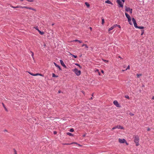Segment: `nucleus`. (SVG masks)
I'll return each instance as SVG.
<instances>
[{
	"instance_id": "nucleus-1",
	"label": "nucleus",
	"mask_w": 154,
	"mask_h": 154,
	"mask_svg": "<svg viewBox=\"0 0 154 154\" xmlns=\"http://www.w3.org/2000/svg\"><path fill=\"white\" fill-rule=\"evenodd\" d=\"M139 138L138 136H136L134 139V142L136 143V145L138 146L139 145Z\"/></svg>"
},
{
	"instance_id": "nucleus-2",
	"label": "nucleus",
	"mask_w": 154,
	"mask_h": 154,
	"mask_svg": "<svg viewBox=\"0 0 154 154\" xmlns=\"http://www.w3.org/2000/svg\"><path fill=\"white\" fill-rule=\"evenodd\" d=\"M72 71L73 72H74L77 76L81 74L80 71L78 70L76 68H75V69H72Z\"/></svg>"
},
{
	"instance_id": "nucleus-3",
	"label": "nucleus",
	"mask_w": 154,
	"mask_h": 154,
	"mask_svg": "<svg viewBox=\"0 0 154 154\" xmlns=\"http://www.w3.org/2000/svg\"><path fill=\"white\" fill-rule=\"evenodd\" d=\"M125 10L126 11H129L130 14H132V9H131L129 8H128L126 6H125Z\"/></svg>"
},
{
	"instance_id": "nucleus-4",
	"label": "nucleus",
	"mask_w": 154,
	"mask_h": 154,
	"mask_svg": "<svg viewBox=\"0 0 154 154\" xmlns=\"http://www.w3.org/2000/svg\"><path fill=\"white\" fill-rule=\"evenodd\" d=\"M29 73L31 75L34 76H37V75H40L42 76H43V75L42 74L40 73H36V74H33L32 73L30 72H29Z\"/></svg>"
},
{
	"instance_id": "nucleus-5",
	"label": "nucleus",
	"mask_w": 154,
	"mask_h": 154,
	"mask_svg": "<svg viewBox=\"0 0 154 154\" xmlns=\"http://www.w3.org/2000/svg\"><path fill=\"white\" fill-rule=\"evenodd\" d=\"M116 2L119 5L120 7H123V5L122 4V2L120 0H117Z\"/></svg>"
},
{
	"instance_id": "nucleus-6",
	"label": "nucleus",
	"mask_w": 154,
	"mask_h": 154,
	"mask_svg": "<svg viewBox=\"0 0 154 154\" xmlns=\"http://www.w3.org/2000/svg\"><path fill=\"white\" fill-rule=\"evenodd\" d=\"M119 141L120 143H122L126 142V140L124 139H121L119 138Z\"/></svg>"
},
{
	"instance_id": "nucleus-7",
	"label": "nucleus",
	"mask_w": 154,
	"mask_h": 154,
	"mask_svg": "<svg viewBox=\"0 0 154 154\" xmlns=\"http://www.w3.org/2000/svg\"><path fill=\"white\" fill-rule=\"evenodd\" d=\"M117 26V24H115V25H113V26H111L110 28L109 29H108L109 31H110L111 30H112V29H114Z\"/></svg>"
},
{
	"instance_id": "nucleus-8",
	"label": "nucleus",
	"mask_w": 154,
	"mask_h": 154,
	"mask_svg": "<svg viewBox=\"0 0 154 154\" xmlns=\"http://www.w3.org/2000/svg\"><path fill=\"white\" fill-rule=\"evenodd\" d=\"M113 104L115 105L117 107H119V104L118 103V102L116 100H114L113 101Z\"/></svg>"
},
{
	"instance_id": "nucleus-9",
	"label": "nucleus",
	"mask_w": 154,
	"mask_h": 154,
	"mask_svg": "<svg viewBox=\"0 0 154 154\" xmlns=\"http://www.w3.org/2000/svg\"><path fill=\"white\" fill-rule=\"evenodd\" d=\"M60 63H61V65L63 67H64L66 68V66L64 64L63 61L62 60H60Z\"/></svg>"
},
{
	"instance_id": "nucleus-10",
	"label": "nucleus",
	"mask_w": 154,
	"mask_h": 154,
	"mask_svg": "<svg viewBox=\"0 0 154 154\" xmlns=\"http://www.w3.org/2000/svg\"><path fill=\"white\" fill-rule=\"evenodd\" d=\"M21 8H25L29 9L34 10V9L33 8H31L29 7H27V6H24V7L21 6Z\"/></svg>"
},
{
	"instance_id": "nucleus-11",
	"label": "nucleus",
	"mask_w": 154,
	"mask_h": 154,
	"mask_svg": "<svg viewBox=\"0 0 154 154\" xmlns=\"http://www.w3.org/2000/svg\"><path fill=\"white\" fill-rule=\"evenodd\" d=\"M105 2L106 3L112 5V3L109 0L106 1Z\"/></svg>"
},
{
	"instance_id": "nucleus-12",
	"label": "nucleus",
	"mask_w": 154,
	"mask_h": 154,
	"mask_svg": "<svg viewBox=\"0 0 154 154\" xmlns=\"http://www.w3.org/2000/svg\"><path fill=\"white\" fill-rule=\"evenodd\" d=\"M116 128L120 129H123V127L120 125H117V126H116Z\"/></svg>"
},
{
	"instance_id": "nucleus-13",
	"label": "nucleus",
	"mask_w": 154,
	"mask_h": 154,
	"mask_svg": "<svg viewBox=\"0 0 154 154\" xmlns=\"http://www.w3.org/2000/svg\"><path fill=\"white\" fill-rule=\"evenodd\" d=\"M72 42H79V43H82V42L81 41H80V40H74L73 41H72Z\"/></svg>"
},
{
	"instance_id": "nucleus-14",
	"label": "nucleus",
	"mask_w": 154,
	"mask_h": 154,
	"mask_svg": "<svg viewBox=\"0 0 154 154\" xmlns=\"http://www.w3.org/2000/svg\"><path fill=\"white\" fill-rule=\"evenodd\" d=\"M11 7L13 8H21V6H17L16 7H14L13 6H11Z\"/></svg>"
},
{
	"instance_id": "nucleus-15",
	"label": "nucleus",
	"mask_w": 154,
	"mask_h": 154,
	"mask_svg": "<svg viewBox=\"0 0 154 154\" xmlns=\"http://www.w3.org/2000/svg\"><path fill=\"white\" fill-rule=\"evenodd\" d=\"M125 14L128 19L130 17V16L127 13H125Z\"/></svg>"
},
{
	"instance_id": "nucleus-16",
	"label": "nucleus",
	"mask_w": 154,
	"mask_h": 154,
	"mask_svg": "<svg viewBox=\"0 0 154 154\" xmlns=\"http://www.w3.org/2000/svg\"><path fill=\"white\" fill-rule=\"evenodd\" d=\"M128 21L129 22V24L130 25H132V24L131 23V17H130L129 18H128Z\"/></svg>"
},
{
	"instance_id": "nucleus-17",
	"label": "nucleus",
	"mask_w": 154,
	"mask_h": 154,
	"mask_svg": "<svg viewBox=\"0 0 154 154\" xmlns=\"http://www.w3.org/2000/svg\"><path fill=\"white\" fill-rule=\"evenodd\" d=\"M38 31L41 35H42L44 34V32H41L39 30H38Z\"/></svg>"
},
{
	"instance_id": "nucleus-18",
	"label": "nucleus",
	"mask_w": 154,
	"mask_h": 154,
	"mask_svg": "<svg viewBox=\"0 0 154 154\" xmlns=\"http://www.w3.org/2000/svg\"><path fill=\"white\" fill-rule=\"evenodd\" d=\"M137 75L138 78H139L140 76L142 75V74H137Z\"/></svg>"
},
{
	"instance_id": "nucleus-19",
	"label": "nucleus",
	"mask_w": 154,
	"mask_h": 154,
	"mask_svg": "<svg viewBox=\"0 0 154 154\" xmlns=\"http://www.w3.org/2000/svg\"><path fill=\"white\" fill-rule=\"evenodd\" d=\"M85 5H86V6H87V7H89V6H90V5L89 4V3H88V2H85Z\"/></svg>"
},
{
	"instance_id": "nucleus-20",
	"label": "nucleus",
	"mask_w": 154,
	"mask_h": 154,
	"mask_svg": "<svg viewBox=\"0 0 154 154\" xmlns=\"http://www.w3.org/2000/svg\"><path fill=\"white\" fill-rule=\"evenodd\" d=\"M137 28L140 29H144V27L143 26H138Z\"/></svg>"
},
{
	"instance_id": "nucleus-21",
	"label": "nucleus",
	"mask_w": 154,
	"mask_h": 154,
	"mask_svg": "<svg viewBox=\"0 0 154 154\" xmlns=\"http://www.w3.org/2000/svg\"><path fill=\"white\" fill-rule=\"evenodd\" d=\"M52 75L53 77H57L58 76L56 75L54 73H52Z\"/></svg>"
},
{
	"instance_id": "nucleus-22",
	"label": "nucleus",
	"mask_w": 154,
	"mask_h": 154,
	"mask_svg": "<svg viewBox=\"0 0 154 154\" xmlns=\"http://www.w3.org/2000/svg\"><path fill=\"white\" fill-rule=\"evenodd\" d=\"M134 27L136 28H137L138 27V26L137 25V24L136 23V22L134 23Z\"/></svg>"
},
{
	"instance_id": "nucleus-23",
	"label": "nucleus",
	"mask_w": 154,
	"mask_h": 154,
	"mask_svg": "<svg viewBox=\"0 0 154 154\" xmlns=\"http://www.w3.org/2000/svg\"><path fill=\"white\" fill-rule=\"evenodd\" d=\"M67 134L70 136H72L73 135L72 133H70L69 132L67 133Z\"/></svg>"
},
{
	"instance_id": "nucleus-24",
	"label": "nucleus",
	"mask_w": 154,
	"mask_h": 154,
	"mask_svg": "<svg viewBox=\"0 0 154 154\" xmlns=\"http://www.w3.org/2000/svg\"><path fill=\"white\" fill-rule=\"evenodd\" d=\"M104 23V19L103 18L102 19V25Z\"/></svg>"
},
{
	"instance_id": "nucleus-25",
	"label": "nucleus",
	"mask_w": 154,
	"mask_h": 154,
	"mask_svg": "<svg viewBox=\"0 0 154 154\" xmlns=\"http://www.w3.org/2000/svg\"><path fill=\"white\" fill-rule=\"evenodd\" d=\"M73 143L77 144V143H66V144H65V145H70V144H72Z\"/></svg>"
},
{
	"instance_id": "nucleus-26",
	"label": "nucleus",
	"mask_w": 154,
	"mask_h": 154,
	"mask_svg": "<svg viewBox=\"0 0 154 154\" xmlns=\"http://www.w3.org/2000/svg\"><path fill=\"white\" fill-rule=\"evenodd\" d=\"M132 20L133 22V23H136V20H135V19L134 18H132Z\"/></svg>"
},
{
	"instance_id": "nucleus-27",
	"label": "nucleus",
	"mask_w": 154,
	"mask_h": 154,
	"mask_svg": "<svg viewBox=\"0 0 154 154\" xmlns=\"http://www.w3.org/2000/svg\"><path fill=\"white\" fill-rule=\"evenodd\" d=\"M132 20L133 22V23H136V20H135V19L134 18H132Z\"/></svg>"
},
{
	"instance_id": "nucleus-28",
	"label": "nucleus",
	"mask_w": 154,
	"mask_h": 154,
	"mask_svg": "<svg viewBox=\"0 0 154 154\" xmlns=\"http://www.w3.org/2000/svg\"><path fill=\"white\" fill-rule=\"evenodd\" d=\"M56 67H57V68H58L60 70H62L61 68H60V66H59L58 65Z\"/></svg>"
},
{
	"instance_id": "nucleus-29",
	"label": "nucleus",
	"mask_w": 154,
	"mask_h": 154,
	"mask_svg": "<svg viewBox=\"0 0 154 154\" xmlns=\"http://www.w3.org/2000/svg\"><path fill=\"white\" fill-rule=\"evenodd\" d=\"M85 48H86L87 50L88 48V46L87 45L85 44Z\"/></svg>"
},
{
	"instance_id": "nucleus-30",
	"label": "nucleus",
	"mask_w": 154,
	"mask_h": 154,
	"mask_svg": "<svg viewBox=\"0 0 154 154\" xmlns=\"http://www.w3.org/2000/svg\"><path fill=\"white\" fill-rule=\"evenodd\" d=\"M75 64L77 66H79V67L80 68H81V67L79 65V64H77V63H75Z\"/></svg>"
},
{
	"instance_id": "nucleus-31",
	"label": "nucleus",
	"mask_w": 154,
	"mask_h": 154,
	"mask_svg": "<svg viewBox=\"0 0 154 154\" xmlns=\"http://www.w3.org/2000/svg\"><path fill=\"white\" fill-rule=\"evenodd\" d=\"M69 131L71 132H73L74 131V129L73 128H71Z\"/></svg>"
},
{
	"instance_id": "nucleus-32",
	"label": "nucleus",
	"mask_w": 154,
	"mask_h": 154,
	"mask_svg": "<svg viewBox=\"0 0 154 154\" xmlns=\"http://www.w3.org/2000/svg\"><path fill=\"white\" fill-rule=\"evenodd\" d=\"M70 54L72 56L75 58H76L77 57V56L74 55H72V54Z\"/></svg>"
},
{
	"instance_id": "nucleus-33",
	"label": "nucleus",
	"mask_w": 154,
	"mask_h": 154,
	"mask_svg": "<svg viewBox=\"0 0 154 154\" xmlns=\"http://www.w3.org/2000/svg\"><path fill=\"white\" fill-rule=\"evenodd\" d=\"M130 69V65H128L127 68V69H125V70H127V69Z\"/></svg>"
},
{
	"instance_id": "nucleus-34",
	"label": "nucleus",
	"mask_w": 154,
	"mask_h": 154,
	"mask_svg": "<svg viewBox=\"0 0 154 154\" xmlns=\"http://www.w3.org/2000/svg\"><path fill=\"white\" fill-rule=\"evenodd\" d=\"M125 98H127V99H129V96H128V95L125 96Z\"/></svg>"
},
{
	"instance_id": "nucleus-35",
	"label": "nucleus",
	"mask_w": 154,
	"mask_h": 154,
	"mask_svg": "<svg viewBox=\"0 0 154 154\" xmlns=\"http://www.w3.org/2000/svg\"><path fill=\"white\" fill-rule=\"evenodd\" d=\"M14 154H17V151L15 149H14Z\"/></svg>"
},
{
	"instance_id": "nucleus-36",
	"label": "nucleus",
	"mask_w": 154,
	"mask_h": 154,
	"mask_svg": "<svg viewBox=\"0 0 154 154\" xmlns=\"http://www.w3.org/2000/svg\"><path fill=\"white\" fill-rule=\"evenodd\" d=\"M141 31L142 32L141 33V35H143L144 33V30H141Z\"/></svg>"
},
{
	"instance_id": "nucleus-37",
	"label": "nucleus",
	"mask_w": 154,
	"mask_h": 154,
	"mask_svg": "<svg viewBox=\"0 0 154 154\" xmlns=\"http://www.w3.org/2000/svg\"><path fill=\"white\" fill-rule=\"evenodd\" d=\"M103 60L106 63H107L108 62V61L107 60H104L103 59Z\"/></svg>"
},
{
	"instance_id": "nucleus-38",
	"label": "nucleus",
	"mask_w": 154,
	"mask_h": 154,
	"mask_svg": "<svg viewBox=\"0 0 154 154\" xmlns=\"http://www.w3.org/2000/svg\"><path fill=\"white\" fill-rule=\"evenodd\" d=\"M116 129V126L113 127L112 128V130H114L115 129Z\"/></svg>"
},
{
	"instance_id": "nucleus-39",
	"label": "nucleus",
	"mask_w": 154,
	"mask_h": 154,
	"mask_svg": "<svg viewBox=\"0 0 154 154\" xmlns=\"http://www.w3.org/2000/svg\"><path fill=\"white\" fill-rule=\"evenodd\" d=\"M28 1L29 2H32L34 1V0H28Z\"/></svg>"
},
{
	"instance_id": "nucleus-40",
	"label": "nucleus",
	"mask_w": 154,
	"mask_h": 154,
	"mask_svg": "<svg viewBox=\"0 0 154 154\" xmlns=\"http://www.w3.org/2000/svg\"><path fill=\"white\" fill-rule=\"evenodd\" d=\"M34 28H35V29H36V30H37L38 31V30H39L38 29V28L37 27H34Z\"/></svg>"
},
{
	"instance_id": "nucleus-41",
	"label": "nucleus",
	"mask_w": 154,
	"mask_h": 154,
	"mask_svg": "<svg viewBox=\"0 0 154 154\" xmlns=\"http://www.w3.org/2000/svg\"><path fill=\"white\" fill-rule=\"evenodd\" d=\"M54 65H55V66L56 67L58 65H57L56 63H54Z\"/></svg>"
},
{
	"instance_id": "nucleus-42",
	"label": "nucleus",
	"mask_w": 154,
	"mask_h": 154,
	"mask_svg": "<svg viewBox=\"0 0 154 154\" xmlns=\"http://www.w3.org/2000/svg\"><path fill=\"white\" fill-rule=\"evenodd\" d=\"M31 52L32 53V57H33L34 56V53L32 52Z\"/></svg>"
},
{
	"instance_id": "nucleus-43",
	"label": "nucleus",
	"mask_w": 154,
	"mask_h": 154,
	"mask_svg": "<svg viewBox=\"0 0 154 154\" xmlns=\"http://www.w3.org/2000/svg\"><path fill=\"white\" fill-rule=\"evenodd\" d=\"M117 26H118L119 28H121V26L119 25H117Z\"/></svg>"
},
{
	"instance_id": "nucleus-44",
	"label": "nucleus",
	"mask_w": 154,
	"mask_h": 154,
	"mask_svg": "<svg viewBox=\"0 0 154 154\" xmlns=\"http://www.w3.org/2000/svg\"><path fill=\"white\" fill-rule=\"evenodd\" d=\"M54 134H57V132H56V131H54Z\"/></svg>"
},
{
	"instance_id": "nucleus-45",
	"label": "nucleus",
	"mask_w": 154,
	"mask_h": 154,
	"mask_svg": "<svg viewBox=\"0 0 154 154\" xmlns=\"http://www.w3.org/2000/svg\"><path fill=\"white\" fill-rule=\"evenodd\" d=\"M130 116H133L134 115V114H133L132 113H130Z\"/></svg>"
},
{
	"instance_id": "nucleus-46",
	"label": "nucleus",
	"mask_w": 154,
	"mask_h": 154,
	"mask_svg": "<svg viewBox=\"0 0 154 154\" xmlns=\"http://www.w3.org/2000/svg\"><path fill=\"white\" fill-rule=\"evenodd\" d=\"M150 128H147V131H150Z\"/></svg>"
},
{
	"instance_id": "nucleus-47",
	"label": "nucleus",
	"mask_w": 154,
	"mask_h": 154,
	"mask_svg": "<svg viewBox=\"0 0 154 154\" xmlns=\"http://www.w3.org/2000/svg\"><path fill=\"white\" fill-rule=\"evenodd\" d=\"M125 143L127 145H128V144L127 143L126 141V142H125Z\"/></svg>"
},
{
	"instance_id": "nucleus-48",
	"label": "nucleus",
	"mask_w": 154,
	"mask_h": 154,
	"mask_svg": "<svg viewBox=\"0 0 154 154\" xmlns=\"http://www.w3.org/2000/svg\"><path fill=\"white\" fill-rule=\"evenodd\" d=\"M85 44H83L82 45V47H83V46H85Z\"/></svg>"
},
{
	"instance_id": "nucleus-49",
	"label": "nucleus",
	"mask_w": 154,
	"mask_h": 154,
	"mask_svg": "<svg viewBox=\"0 0 154 154\" xmlns=\"http://www.w3.org/2000/svg\"><path fill=\"white\" fill-rule=\"evenodd\" d=\"M152 100H154V96L152 97Z\"/></svg>"
},
{
	"instance_id": "nucleus-50",
	"label": "nucleus",
	"mask_w": 154,
	"mask_h": 154,
	"mask_svg": "<svg viewBox=\"0 0 154 154\" xmlns=\"http://www.w3.org/2000/svg\"><path fill=\"white\" fill-rule=\"evenodd\" d=\"M101 72L102 73H104V71L103 70H101Z\"/></svg>"
},
{
	"instance_id": "nucleus-51",
	"label": "nucleus",
	"mask_w": 154,
	"mask_h": 154,
	"mask_svg": "<svg viewBox=\"0 0 154 154\" xmlns=\"http://www.w3.org/2000/svg\"><path fill=\"white\" fill-rule=\"evenodd\" d=\"M2 104H3V106L5 108V106H4V104L3 103H2Z\"/></svg>"
},
{
	"instance_id": "nucleus-52",
	"label": "nucleus",
	"mask_w": 154,
	"mask_h": 154,
	"mask_svg": "<svg viewBox=\"0 0 154 154\" xmlns=\"http://www.w3.org/2000/svg\"><path fill=\"white\" fill-rule=\"evenodd\" d=\"M122 1L123 2H125V0H122Z\"/></svg>"
},
{
	"instance_id": "nucleus-53",
	"label": "nucleus",
	"mask_w": 154,
	"mask_h": 154,
	"mask_svg": "<svg viewBox=\"0 0 154 154\" xmlns=\"http://www.w3.org/2000/svg\"><path fill=\"white\" fill-rule=\"evenodd\" d=\"M125 70H122V71L123 72V71H125Z\"/></svg>"
},
{
	"instance_id": "nucleus-54",
	"label": "nucleus",
	"mask_w": 154,
	"mask_h": 154,
	"mask_svg": "<svg viewBox=\"0 0 154 154\" xmlns=\"http://www.w3.org/2000/svg\"><path fill=\"white\" fill-rule=\"evenodd\" d=\"M90 28L91 30L92 29V28L91 27H90Z\"/></svg>"
},
{
	"instance_id": "nucleus-55",
	"label": "nucleus",
	"mask_w": 154,
	"mask_h": 154,
	"mask_svg": "<svg viewBox=\"0 0 154 154\" xmlns=\"http://www.w3.org/2000/svg\"><path fill=\"white\" fill-rule=\"evenodd\" d=\"M119 58H122V57H121L120 56H119Z\"/></svg>"
},
{
	"instance_id": "nucleus-56",
	"label": "nucleus",
	"mask_w": 154,
	"mask_h": 154,
	"mask_svg": "<svg viewBox=\"0 0 154 154\" xmlns=\"http://www.w3.org/2000/svg\"><path fill=\"white\" fill-rule=\"evenodd\" d=\"M93 94H92V97H93Z\"/></svg>"
},
{
	"instance_id": "nucleus-57",
	"label": "nucleus",
	"mask_w": 154,
	"mask_h": 154,
	"mask_svg": "<svg viewBox=\"0 0 154 154\" xmlns=\"http://www.w3.org/2000/svg\"><path fill=\"white\" fill-rule=\"evenodd\" d=\"M91 99L92 100L93 99V98L92 97H91Z\"/></svg>"
},
{
	"instance_id": "nucleus-58",
	"label": "nucleus",
	"mask_w": 154,
	"mask_h": 154,
	"mask_svg": "<svg viewBox=\"0 0 154 154\" xmlns=\"http://www.w3.org/2000/svg\"><path fill=\"white\" fill-rule=\"evenodd\" d=\"M85 135L84 134L83 135V136L85 137Z\"/></svg>"
},
{
	"instance_id": "nucleus-59",
	"label": "nucleus",
	"mask_w": 154,
	"mask_h": 154,
	"mask_svg": "<svg viewBox=\"0 0 154 154\" xmlns=\"http://www.w3.org/2000/svg\"><path fill=\"white\" fill-rule=\"evenodd\" d=\"M99 75H100V73H99Z\"/></svg>"
},
{
	"instance_id": "nucleus-60",
	"label": "nucleus",
	"mask_w": 154,
	"mask_h": 154,
	"mask_svg": "<svg viewBox=\"0 0 154 154\" xmlns=\"http://www.w3.org/2000/svg\"><path fill=\"white\" fill-rule=\"evenodd\" d=\"M58 92H59V93H60V91H58Z\"/></svg>"
},
{
	"instance_id": "nucleus-61",
	"label": "nucleus",
	"mask_w": 154,
	"mask_h": 154,
	"mask_svg": "<svg viewBox=\"0 0 154 154\" xmlns=\"http://www.w3.org/2000/svg\"><path fill=\"white\" fill-rule=\"evenodd\" d=\"M54 25V24H53H53H52V26H53V25Z\"/></svg>"
}]
</instances>
